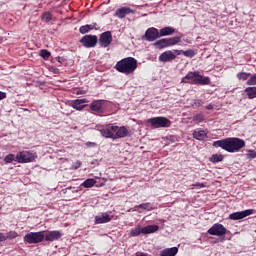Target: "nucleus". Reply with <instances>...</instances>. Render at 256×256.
<instances>
[{
    "label": "nucleus",
    "mask_w": 256,
    "mask_h": 256,
    "mask_svg": "<svg viewBox=\"0 0 256 256\" xmlns=\"http://www.w3.org/2000/svg\"><path fill=\"white\" fill-rule=\"evenodd\" d=\"M213 147H221L228 153H235L245 147V140L240 138H225L213 142Z\"/></svg>",
    "instance_id": "obj_1"
},
{
    "label": "nucleus",
    "mask_w": 256,
    "mask_h": 256,
    "mask_svg": "<svg viewBox=\"0 0 256 256\" xmlns=\"http://www.w3.org/2000/svg\"><path fill=\"white\" fill-rule=\"evenodd\" d=\"M118 73H124V75H133L137 70V59L133 57H126L118 61L114 67Z\"/></svg>",
    "instance_id": "obj_2"
},
{
    "label": "nucleus",
    "mask_w": 256,
    "mask_h": 256,
    "mask_svg": "<svg viewBox=\"0 0 256 256\" xmlns=\"http://www.w3.org/2000/svg\"><path fill=\"white\" fill-rule=\"evenodd\" d=\"M181 83H194L195 85H209L211 79L209 77H203L199 72H189L184 78H182Z\"/></svg>",
    "instance_id": "obj_3"
},
{
    "label": "nucleus",
    "mask_w": 256,
    "mask_h": 256,
    "mask_svg": "<svg viewBox=\"0 0 256 256\" xmlns=\"http://www.w3.org/2000/svg\"><path fill=\"white\" fill-rule=\"evenodd\" d=\"M157 231H159V226L157 225H148L145 226L144 228H133L130 232L131 237H139V235H141V233L143 235H149L151 233H157Z\"/></svg>",
    "instance_id": "obj_4"
},
{
    "label": "nucleus",
    "mask_w": 256,
    "mask_h": 256,
    "mask_svg": "<svg viewBox=\"0 0 256 256\" xmlns=\"http://www.w3.org/2000/svg\"><path fill=\"white\" fill-rule=\"evenodd\" d=\"M146 123H149L151 127H154V129H159L160 127H170L171 121L165 117H154L149 118Z\"/></svg>",
    "instance_id": "obj_5"
},
{
    "label": "nucleus",
    "mask_w": 256,
    "mask_h": 256,
    "mask_svg": "<svg viewBox=\"0 0 256 256\" xmlns=\"http://www.w3.org/2000/svg\"><path fill=\"white\" fill-rule=\"evenodd\" d=\"M37 156L29 151H22L16 155V163H33Z\"/></svg>",
    "instance_id": "obj_6"
},
{
    "label": "nucleus",
    "mask_w": 256,
    "mask_h": 256,
    "mask_svg": "<svg viewBox=\"0 0 256 256\" xmlns=\"http://www.w3.org/2000/svg\"><path fill=\"white\" fill-rule=\"evenodd\" d=\"M45 239L43 232H30L24 236V241L30 244L41 243Z\"/></svg>",
    "instance_id": "obj_7"
},
{
    "label": "nucleus",
    "mask_w": 256,
    "mask_h": 256,
    "mask_svg": "<svg viewBox=\"0 0 256 256\" xmlns=\"http://www.w3.org/2000/svg\"><path fill=\"white\" fill-rule=\"evenodd\" d=\"M125 137H131V130L125 126H114V139H123Z\"/></svg>",
    "instance_id": "obj_8"
},
{
    "label": "nucleus",
    "mask_w": 256,
    "mask_h": 256,
    "mask_svg": "<svg viewBox=\"0 0 256 256\" xmlns=\"http://www.w3.org/2000/svg\"><path fill=\"white\" fill-rule=\"evenodd\" d=\"M208 233L216 237H223V235H227V228L223 227L222 224L216 223L208 230Z\"/></svg>",
    "instance_id": "obj_9"
},
{
    "label": "nucleus",
    "mask_w": 256,
    "mask_h": 256,
    "mask_svg": "<svg viewBox=\"0 0 256 256\" xmlns=\"http://www.w3.org/2000/svg\"><path fill=\"white\" fill-rule=\"evenodd\" d=\"M80 43L86 48L95 47L97 45V36L95 35H85L80 39Z\"/></svg>",
    "instance_id": "obj_10"
},
{
    "label": "nucleus",
    "mask_w": 256,
    "mask_h": 256,
    "mask_svg": "<svg viewBox=\"0 0 256 256\" xmlns=\"http://www.w3.org/2000/svg\"><path fill=\"white\" fill-rule=\"evenodd\" d=\"M112 41H113V36L109 31L102 33L99 39L100 46L104 48L109 47Z\"/></svg>",
    "instance_id": "obj_11"
},
{
    "label": "nucleus",
    "mask_w": 256,
    "mask_h": 256,
    "mask_svg": "<svg viewBox=\"0 0 256 256\" xmlns=\"http://www.w3.org/2000/svg\"><path fill=\"white\" fill-rule=\"evenodd\" d=\"M249 215H253V210L234 212L229 215V219H231L232 221H239V219H245V217H249Z\"/></svg>",
    "instance_id": "obj_12"
},
{
    "label": "nucleus",
    "mask_w": 256,
    "mask_h": 256,
    "mask_svg": "<svg viewBox=\"0 0 256 256\" xmlns=\"http://www.w3.org/2000/svg\"><path fill=\"white\" fill-rule=\"evenodd\" d=\"M134 13L135 10L131 9L130 7H121L115 11V16L118 17V19H125L127 15H131Z\"/></svg>",
    "instance_id": "obj_13"
},
{
    "label": "nucleus",
    "mask_w": 256,
    "mask_h": 256,
    "mask_svg": "<svg viewBox=\"0 0 256 256\" xmlns=\"http://www.w3.org/2000/svg\"><path fill=\"white\" fill-rule=\"evenodd\" d=\"M100 133L105 139H113L115 141V126L109 125L106 128H102Z\"/></svg>",
    "instance_id": "obj_14"
},
{
    "label": "nucleus",
    "mask_w": 256,
    "mask_h": 256,
    "mask_svg": "<svg viewBox=\"0 0 256 256\" xmlns=\"http://www.w3.org/2000/svg\"><path fill=\"white\" fill-rule=\"evenodd\" d=\"M159 37H161V33L159 30H157V28H149L145 32L146 41H155V39H159Z\"/></svg>",
    "instance_id": "obj_15"
},
{
    "label": "nucleus",
    "mask_w": 256,
    "mask_h": 256,
    "mask_svg": "<svg viewBox=\"0 0 256 256\" xmlns=\"http://www.w3.org/2000/svg\"><path fill=\"white\" fill-rule=\"evenodd\" d=\"M174 59H177V55L171 50L165 51L159 56V61L162 63H169V61H174Z\"/></svg>",
    "instance_id": "obj_16"
},
{
    "label": "nucleus",
    "mask_w": 256,
    "mask_h": 256,
    "mask_svg": "<svg viewBox=\"0 0 256 256\" xmlns=\"http://www.w3.org/2000/svg\"><path fill=\"white\" fill-rule=\"evenodd\" d=\"M63 236V234L61 233V231H50L48 232L45 236L44 239L45 241H59V239H61V237Z\"/></svg>",
    "instance_id": "obj_17"
},
{
    "label": "nucleus",
    "mask_w": 256,
    "mask_h": 256,
    "mask_svg": "<svg viewBox=\"0 0 256 256\" xmlns=\"http://www.w3.org/2000/svg\"><path fill=\"white\" fill-rule=\"evenodd\" d=\"M154 209L155 207H153L152 203L146 202L135 206L134 208H132V211H137V213H143V211H153Z\"/></svg>",
    "instance_id": "obj_18"
},
{
    "label": "nucleus",
    "mask_w": 256,
    "mask_h": 256,
    "mask_svg": "<svg viewBox=\"0 0 256 256\" xmlns=\"http://www.w3.org/2000/svg\"><path fill=\"white\" fill-rule=\"evenodd\" d=\"M83 103H89V100L83 98V99H76L72 102L73 109H76V111H83L87 107V105H83Z\"/></svg>",
    "instance_id": "obj_19"
},
{
    "label": "nucleus",
    "mask_w": 256,
    "mask_h": 256,
    "mask_svg": "<svg viewBox=\"0 0 256 256\" xmlns=\"http://www.w3.org/2000/svg\"><path fill=\"white\" fill-rule=\"evenodd\" d=\"M90 109L95 113H103V102L101 100H94L90 104Z\"/></svg>",
    "instance_id": "obj_20"
},
{
    "label": "nucleus",
    "mask_w": 256,
    "mask_h": 256,
    "mask_svg": "<svg viewBox=\"0 0 256 256\" xmlns=\"http://www.w3.org/2000/svg\"><path fill=\"white\" fill-rule=\"evenodd\" d=\"M111 221V217L107 213H103L100 216L95 217L96 225H101L102 223H109Z\"/></svg>",
    "instance_id": "obj_21"
},
{
    "label": "nucleus",
    "mask_w": 256,
    "mask_h": 256,
    "mask_svg": "<svg viewBox=\"0 0 256 256\" xmlns=\"http://www.w3.org/2000/svg\"><path fill=\"white\" fill-rule=\"evenodd\" d=\"M179 253V248L172 247V248H166L160 252V256H175Z\"/></svg>",
    "instance_id": "obj_22"
},
{
    "label": "nucleus",
    "mask_w": 256,
    "mask_h": 256,
    "mask_svg": "<svg viewBox=\"0 0 256 256\" xmlns=\"http://www.w3.org/2000/svg\"><path fill=\"white\" fill-rule=\"evenodd\" d=\"M193 137L198 141H203V139L207 137V132H205V130L197 129L193 132Z\"/></svg>",
    "instance_id": "obj_23"
},
{
    "label": "nucleus",
    "mask_w": 256,
    "mask_h": 256,
    "mask_svg": "<svg viewBox=\"0 0 256 256\" xmlns=\"http://www.w3.org/2000/svg\"><path fill=\"white\" fill-rule=\"evenodd\" d=\"M173 33H175V28L170 26L160 29V37H167L173 35Z\"/></svg>",
    "instance_id": "obj_24"
},
{
    "label": "nucleus",
    "mask_w": 256,
    "mask_h": 256,
    "mask_svg": "<svg viewBox=\"0 0 256 256\" xmlns=\"http://www.w3.org/2000/svg\"><path fill=\"white\" fill-rule=\"evenodd\" d=\"M166 41H167L168 47H173L174 45L181 43V36L166 38Z\"/></svg>",
    "instance_id": "obj_25"
},
{
    "label": "nucleus",
    "mask_w": 256,
    "mask_h": 256,
    "mask_svg": "<svg viewBox=\"0 0 256 256\" xmlns=\"http://www.w3.org/2000/svg\"><path fill=\"white\" fill-rule=\"evenodd\" d=\"M244 91H245L248 99L256 98V87H247V88H245Z\"/></svg>",
    "instance_id": "obj_26"
},
{
    "label": "nucleus",
    "mask_w": 256,
    "mask_h": 256,
    "mask_svg": "<svg viewBox=\"0 0 256 256\" xmlns=\"http://www.w3.org/2000/svg\"><path fill=\"white\" fill-rule=\"evenodd\" d=\"M93 29H95V25L94 24H87L84 26H81L79 28V32L81 33V35H85V33H89V31H93Z\"/></svg>",
    "instance_id": "obj_27"
},
{
    "label": "nucleus",
    "mask_w": 256,
    "mask_h": 256,
    "mask_svg": "<svg viewBox=\"0 0 256 256\" xmlns=\"http://www.w3.org/2000/svg\"><path fill=\"white\" fill-rule=\"evenodd\" d=\"M154 47L157 49H165V47H169L167 44V38L160 39L154 43Z\"/></svg>",
    "instance_id": "obj_28"
},
{
    "label": "nucleus",
    "mask_w": 256,
    "mask_h": 256,
    "mask_svg": "<svg viewBox=\"0 0 256 256\" xmlns=\"http://www.w3.org/2000/svg\"><path fill=\"white\" fill-rule=\"evenodd\" d=\"M224 156L221 154H213L210 158L209 161H211V163H220V161H223Z\"/></svg>",
    "instance_id": "obj_29"
},
{
    "label": "nucleus",
    "mask_w": 256,
    "mask_h": 256,
    "mask_svg": "<svg viewBox=\"0 0 256 256\" xmlns=\"http://www.w3.org/2000/svg\"><path fill=\"white\" fill-rule=\"evenodd\" d=\"M96 181L93 178H88L82 183V187H85V189H89L95 185Z\"/></svg>",
    "instance_id": "obj_30"
},
{
    "label": "nucleus",
    "mask_w": 256,
    "mask_h": 256,
    "mask_svg": "<svg viewBox=\"0 0 256 256\" xmlns=\"http://www.w3.org/2000/svg\"><path fill=\"white\" fill-rule=\"evenodd\" d=\"M250 76L251 73L240 72L237 74V79H239V81H247Z\"/></svg>",
    "instance_id": "obj_31"
},
{
    "label": "nucleus",
    "mask_w": 256,
    "mask_h": 256,
    "mask_svg": "<svg viewBox=\"0 0 256 256\" xmlns=\"http://www.w3.org/2000/svg\"><path fill=\"white\" fill-rule=\"evenodd\" d=\"M195 123H203L205 121V116L203 114H197L193 117Z\"/></svg>",
    "instance_id": "obj_32"
},
{
    "label": "nucleus",
    "mask_w": 256,
    "mask_h": 256,
    "mask_svg": "<svg viewBox=\"0 0 256 256\" xmlns=\"http://www.w3.org/2000/svg\"><path fill=\"white\" fill-rule=\"evenodd\" d=\"M182 55H184V57L193 58L195 57V51L193 49L185 50V51H182Z\"/></svg>",
    "instance_id": "obj_33"
},
{
    "label": "nucleus",
    "mask_w": 256,
    "mask_h": 256,
    "mask_svg": "<svg viewBox=\"0 0 256 256\" xmlns=\"http://www.w3.org/2000/svg\"><path fill=\"white\" fill-rule=\"evenodd\" d=\"M15 159H16L15 154H8L7 156L4 157L5 163H13Z\"/></svg>",
    "instance_id": "obj_34"
},
{
    "label": "nucleus",
    "mask_w": 256,
    "mask_h": 256,
    "mask_svg": "<svg viewBox=\"0 0 256 256\" xmlns=\"http://www.w3.org/2000/svg\"><path fill=\"white\" fill-rule=\"evenodd\" d=\"M40 57H43L47 61V59H49V57H51V52L43 49L40 51Z\"/></svg>",
    "instance_id": "obj_35"
},
{
    "label": "nucleus",
    "mask_w": 256,
    "mask_h": 256,
    "mask_svg": "<svg viewBox=\"0 0 256 256\" xmlns=\"http://www.w3.org/2000/svg\"><path fill=\"white\" fill-rule=\"evenodd\" d=\"M202 105H203V100H201V99L193 100L192 107L194 109H197V108L201 107Z\"/></svg>",
    "instance_id": "obj_36"
},
{
    "label": "nucleus",
    "mask_w": 256,
    "mask_h": 256,
    "mask_svg": "<svg viewBox=\"0 0 256 256\" xmlns=\"http://www.w3.org/2000/svg\"><path fill=\"white\" fill-rule=\"evenodd\" d=\"M246 159H256V151L248 150L246 153Z\"/></svg>",
    "instance_id": "obj_37"
},
{
    "label": "nucleus",
    "mask_w": 256,
    "mask_h": 256,
    "mask_svg": "<svg viewBox=\"0 0 256 256\" xmlns=\"http://www.w3.org/2000/svg\"><path fill=\"white\" fill-rule=\"evenodd\" d=\"M51 19H52V16H51V13L49 12H46L42 15V21L49 22L51 21Z\"/></svg>",
    "instance_id": "obj_38"
},
{
    "label": "nucleus",
    "mask_w": 256,
    "mask_h": 256,
    "mask_svg": "<svg viewBox=\"0 0 256 256\" xmlns=\"http://www.w3.org/2000/svg\"><path fill=\"white\" fill-rule=\"evenodd\" d=\"M17 237V232L15 231H10L6 233V240L7 239H15Z\"/></svg>",
    "instance_id": "obj_39"
},
{
    "label": "nucleus",
    "mask_w": 256,
    "mask_h": 256,
    "mask_svg": "<svg viewBox=\"0 0 256 256\" xmlns=\"http://www.w3.org/2000/svg\"><path fill=\"white\" fill-rule=\"evenodd\" d=\"M247 85H256V73L247 81Z\"/></svg>",
    "instance_id": "obj_40"
},
{
    "label": "nucleus",
    "mask_w": 256,
    "mask_h": 256,
    "mask_svg": "<svg viewBox=\"0 0 256 256\" xmlns=\"http://www.w3.org/2000/svg\"><path fill=\"white\" fill-rule=\"evenodd\" d=\"M192 187H198L199 189H203L204 187H207V185H205V183H196L193 184Z\"/></svg>",
    "instance_id": "obj_41"
},
{
    "label": "nucleus",
    "mask_w": 256,
    "mask_h": 256,
    "mask_svg": "<svg viewBox=\"0 0 256 256\" xmlns=\"http://www.w3.org/2000/svg\"><path fill=\"white\" fill-rule=\"evenodd\" d=\"M7 241V236L5 233H0V242Z\"/></svg>",
    "instance_id": "obj_42"
},
{
    "label": "nucleus",
    "mask_w": 256,
    "mask_h": 256,
    "mask_svg": "<svg viewBox=\"0 0 256 256\" xmlns=\"http://www.w3.org/2000/svg\"><path fill=\"white\" fill-rule=\"evenodd\" d=\"M5 97H7V94L0 91V101H2V99H5Z\"/></svg>",
    "instance_id": "obj_43"
},
{
    "label": "nucleus",
    "mask_w": 256,
    "mask_h": 256,
    "mask_svg": "<svg viewBox=\"0 0 256 256\" xmlns=\"http://www.w3.org/2000/svg\"><path fill=\"white\" fill-rule=\"evenodd\" d=\"M97 144L95 142H87L86 146L87 147H95Z\"/></svg>",
    "instance_id": "obj_44"
},
{
    "label": "nucleus",
    "mask_w": 256,
    "mask_h": 256,
    "mask_svg": "<svg viewBox=\"0 0 256 256\" xmlns=\"http://www.w3.org/2000/svg\"><path fill=\"white\" fill-rule=\"evenodd\" d=\"M79 167H81V161H77V162H76V167H75V169H79Z\"/></svg>",
    "instance_id": "obj_45"
},
{
    "label": "nucleus",
    "mask_w": 256,
    "mask_h": 256,
    "mask_svg": "<svg viewBox=\"0 0 256 256\" xmlns=\"http://www.w3.org/2000/svg\"><path fill=\"white\" fill-rule=\"evenodd\" d=\"M206 109H207L208 111H211V109H213V106H212L211 104H209V105L206 106Z\"/></svg>",
    "instance_id": "obj_46"
},
{
    "label": "nucleus",
    "mask_w": 256,
    "mask_h": 256,
    "mask_svg": "<svg viewBox=\"0 0 256 256\" xmlns=\"http://www.w3.org/2000/svg\"><path fill=\"white\" fill-rule=\"evenodd\" d=\"M85 93H86L85 91H78L76 94L77 95H85Z\"/></svg>",
    "instance_id": "obj_47"
},
{
    "label": "nucleus",
    "mask_w": 256,
    "mask_h": 256,
    "mask_svg": "<svg viewBox=\"0 0 256 256\" xmlns=\"http://www.w3.org/2000/svg\"><path fill=\"white\" fill-rule=\"evenodd\" d=\"M175 53H177V55H181V53H183V50H175Z\"/></svg>",
    "instance_id": "obj_48"
},
{
    "label": "nucleus",
    "mask_w": 256,
    "mask_h": 256,
    "mask_svg": "<svg viewBox=\"0 0 256 256\" xmlns=\"http://www.w3.org/2000/svg\"><path fill=\"white\" fill-rule=\"evenodd\" d=\"M58 72H59V70H55V71H54V73H58Z\"/></svg>",
    "instance_id": "obj_49"
},
{
    "label": "nucleus",
    "mask_w": 256,
    "mask_h": 256,
    "mask_svg": "<svg viewBox=\"0 0 256 256\" xmlns=\"http://www.w3.org/2000/svg\"><path fill=\"white\" fill-rule=\"evenodd\" d=\"M61 57L58 58V61H60Z\"/></svg>",
    "instance_id": "obj_50"
}]
</instances>
